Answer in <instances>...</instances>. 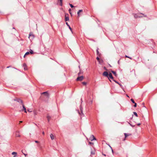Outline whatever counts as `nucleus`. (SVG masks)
I'll use <instances>...</instances> for the list:
<instances>
[{
    "instance_id": "30",
    "label": "nucleus",
    "mask_w": 157,
    "mask_h": 157,
    "mask_svg": "<svg viewBox=\"0 0 157 157\" xmlns=\"http://www.w3.org/2000/svg\"><path fill=\"white\" fill-rule=\"evenodd\" d=\"M82 84L84 85H86V82H82Z\"/></svg>"
},
{
    "instance_id": "23",
    "label": "nucleus",
    "mask_w": 157,
    "mask_h": 157,
    "mask_svg": "<svg viewBox=\"0 0 157 157\" xmlns=\"http://www.w3.org/2000/svg\"><path fill=\"white\" fill-rule=\"evenodd\" d=\"M83 73V71H81L80 70V71L78 73V75H79L80 74H82Z\"/></svg>"
},
{
    "instance_id": "48",
    "label": "nucleus",
    "mask_w": 157,
    "mask_h": 157,
    "mask_svg": "<svg viewBox=\"0 0 157 157\" xmlns=\"http://www.w3.org/2000/svg\"><path fill=\"white\" fill-rule=\"evenodd\" d=\"M13 157H17V155H14Z\"/></svg>"
},
{
    "instance_id": "56",
    "label": "nucleus",
    "mask_w": 157,
    "mask_h": 157,
    "mask_svg": "<svg viewBox=\"0 0 157 157\" xmlns=\"http://www.w3.org/2000/svg\"><path fill=\"white\" fill-rule=\"evenodd\" d=\"M79 68H80V66H79Z\"/></svg>"
},
{
    "instance_id": "51",
    "label": "nucleus",
    "mask_w": 157,
    "mask_h": 157,
    "mask_svg": "<svg viewBox=\"0 0 157 157\" xmlns=\"http://www.w3.org/2000/svg\"><path fill=\"white\" fill-rule=\"evenodd\" d=\"M109 67H112V66L110 64H109Z\"/></svg>"
},
{
    "instance_id": "43",
    "label": "nucleus",
    "mask_w": 157,
    "mask_h": 157,
    "mask_svg": "<svg viewBox=\"0 0 157 157\" xmlns=\"http://www.w3.org/2000/svg\"><path fill=\"white\" fill-rule=\"evenodd\" d=\"M35 143H39V142L37 140H35Z\"/></svg>"
},
{
    "instance_id": "45",
    "label": "nucleus",
    "mask_w": 157,
    "mask_h": 157,
    "mask_svg": "<svg viewBox=\"0 0 157 157\" xmlns=\"http://www.w3.org/2000/svg\"><path fill=\"white\" fill-rule=\"evenodd\" d=\"M27 111H28V112H31V111H30L29 110V109H27Z\"/></svg>"
},
{
    "instance_id": "27",
    "label": "nucleus",
    "mask_w": 157,
    "mask_h": 157,
    "mask_svg": "<svg viewBox=\"0 0 157 157\" xmlns=\"http://www.w3.org/2000/svg\"><path fill=\"white\" fill-rule=\"evenodd\" d=\"M131 101L133 103H135V102L134 100L133 99H132V98L131 99Z\"/></svg>"
},
{
    "instance_id": "18",
    "label": "nucleus",
    "mask_w": 157,
    "mask_h": 157,
    "mask_svg": "<svg viewBox=\"0 0 157 157\" xmlns=\"http://www.w3.org/2000/svg\"><path fill=\"white\" fill-rule=\"evenodd\" d=\"M50 137L51 138V139L52 140H53L54 139V136L52 134H50Z\"/></svg>"
},
{
    "instance_id": "42",
    "label": "nucleus",
    "mask_w": 157,
    "mask_h": 157,
    "mask_svg": "<svg viewBox=\"0 0 157 157\" xmlns=\"http://www.w3.org/2000/svg\"><path fill=\"white\" fill-rule=\"evenodd\" d=\"M109 147H110V148H111V149H112V152H113V149H112V147H111L110 145H109Z\"/></svg>"
},
{
    "instance_id": "26",
    "label": "nucleus",
    "mask_w": 157,
    "mask_h": 157,
    "mask_svg": "<svg viewBox=\"0 0 157 157\" xmlns=\"http://www.w3.org/2000/svg\"><path fill=\"white\" fill-rule=\"evenodd\" d=\"M12 154L13 155H17V153L16 152H13L12 153Z\"/></svg>"
},
{
    "instance_id": "41",
    "label": "nucleus",
    "mask_w": 157,
    "mask_h": 157,
    "mask_svg": "<svg viewBox=\"0 0 157 157\" xmlns=\"http://www.w3.org/2000/svg\"><path fill=\"white\" fill-rule=\"evenodd\" d=\"M104 69L105 70H106V71H107V69H106V67H104Z\"/></svg>"
},
{
    "instance_id": "47",
    "label": "nucleus",
    "mask_w": 157,
    "mask_h": 157,
    "mask_svg": "<svg viewBox=\"0 0 157 157\" xmlns=\"http://www.w3.org/2000/svg\"><path fill=\"white\" fill-rule=\"evenodd\" d=\"M10 67H11V66H9L7 67V68H9Z\"/></svg>"
},
{
    "instance_id": "2",
    "label": "nucleus",
    "mask_w": 157,
    "mask_h": 157,
    "mask_svg": "<svg viewBox=\"0 0 157 157\" xmlns=\"http://www.w3.org/2000/svg\"><path fill=\"white\" fill-rule=\"evenodd\" d=\"M34 35L32 33H30L29 35V38L30 40L31 41L34 38Z\"/></svg>"
},
{
    "instance_id": "44",
    "label": "nucleus",
    "mask_w": 157,
    "mask_h": 157,
    "mask_svg": "<svg viewBox=\"0 0 157 157\" xmlns=\"http://www.w3.org/2000/svg\"><path fill=\"white\" fill-rule=\"evenodd\" d=\"M142 105H144V107H145V106H144V103H143L142 104Z\"/></svg>"
},
{
    "instance_id": "12",
    "label": "nucleus",
    "mask_w": 157,
    "mask_h": 157,
    "mask_svg": "<svg viewBox=\"0 0 157 157\" xmlns=\"http://www.w3.org/2000/svg\"><path fill=\"white\" fill-rule=\"evenodd\" d=\"M80 109L81 111V113H80L79 112H78L79 114L80 115H83V113H82V107L80 106Z\"/></svg>"
},
{
    "instance_id": "17",
    "label": "nucleus",
    "mask_w": 157,
    "mask_h": 157,
    "mask_svg": "<svg viewBox=\"0 0 157 157\" xmlns=\"http://www.w3.org/2000/svg\"><path fill=\"white\" fill-rule=\"evenodd\" d=\"M16 137H20V135L19 134V133L18 132H16Z\"/></svg>"
},
{
    "instance_id": "6",
    "label": "nucleus",
    "mask_w": 157,
    "mask_h": 157,
    "mask_svg": "<svg viewBox=\"0 0 157 157\" xmlns=\"http://www.w3.org/2000/svg\"><path fill=\"white\" fill-rule=\"evenodd\" d=\"M83 79V76L78 77L76 79L77 81H82Z\"/></svg>"
},
{
    "instance_id": "15",
    "label": "nucleus",
    "mask_w": 157,
    "mask_h": 157,
    "mask_svg": "<svg viewBox=\"0 0 157 157\" xmlns=\"http://www.w3.org/2000/svg\"><path fill=\"white\" fill-rule=\"evenodd\" d=\"M111 72L115 76H117V75L116 74V72L115 71L112 70L111 71Z\"/></svg>"
},
{
    "instance_id": "10",
    "label": "nucleus",
    "mask_w": 157,
    "mask_h": 157,
    "mask_svg": "<svg viewBox=\"0 0 157 157\" xmlns=\"http://www.w3.org/2000/svg\"><path fill=\"white\" fill-rule=\"evenodd\" d=\"M23 67H24V69L25 70H26L27 69L26 67H27V65L26 64V63H24L23 64Z\"/></svg>"
},
{
    "instance_id": "53",
    "label": "nucleus",
    "mask_w": 157,
    "mask_h": 157,
    "mask_svg": "<svg viewBox=\"0 0 157 157\" xmlns=\"http://www.w3.org/2000/svg\"><path fill=\"white\" fill-rule=\"evenodd\" d=\"M20 123H22V121H20Z\"/></svg>"
},
{
    "instance_id": "37",
    "label": "nucleus",
    "mask_w": 157,
    "mask_h": 157,
    "mask_svg": "<svg viewBox=\"0 0 157 157\" xmlns=\"http://www.w3.org/2000/svg\"><path fill=\"white\" fill-rule=\"evenodd\" d=\"M82 11H83L82 10H79L78 11L80 13V12H82Z\"/></svg>"
},
{
    "instance_id": "40",
    "label": "nucleus",
    "mask_w": 157,
    "mask_h": 157,
    "mask_svg": "<svg viewBox=\"0 0 157 157\" xmlns=\"http://www.w3.org/2000/svg\"><path fill=\"white\" fill-rule=\"evenodd\" d=\"M118 84L120 86L122 87V86L121 83H119Z\"/></svg>"
},
{
    "instance_id": "4",
    "label": "nucleus",
    "mask_w": 157,
    "mask_h": 157,
    "mask_svg": "<svg viewBox=\"0 0 157 157\" xmlns=\"http://www.w3.org/2000/svg\"><path fill=\"white\" fill-rule=\"evenodd\" d=\"M109 79L110 81L111 82V80L110 79V78L113 79V76L112 74L111 73H109L108 75V77H107Z\"/></svg>"
},
{
    "instance_id": "20",
    "label": "nucleus",
    "mask_w": 157,
    "mask_h": 157,
    "mask_svg": "<svg viewBox=\"0 0 157 157\" xmlns=\"http://www.w3.org/2000/svg\"><path fill=\"white\" fill-rule=\"evenodd\" d=\"M29 54V52H26V53H25V54L24 55V57L25 58V56L26 55H28Z\"/></svg>"
},
{
    "instance_id": "35",
    "label": "nucleus",
    "mask_w": 157,
    "mask_h": 157,
    "mask_svg": "<svg viewBox=\"0 0 157 157\" xmlns=\"http://www.w3.org/2000/svg\"><path fill=\"white\" fill-rule=\"evenodd\" d=\"M128 123L131 126H132V127H134V126H135V125H132V124H130V123Z\"/></svg>"
},
{
    "instance_id": "24",
    "label": "nucleus",
    "mask_w": 157,
    "mask_h": 157,
    "mask_svg": "<svg viewBox=\"0 0 157 157\" xmlns=\"http://www.w3.org/2000/svg\"><path fill=\"white\" fill-rule=\"evenodd\" d=\"M125 57H126V58H128L130 59H132V57H129V56H127L126 55L125 56Z\"/></svg>"
},
{
    "instance_id": "34",
    "label": "nucleus",
    "mask_w": 157,
    "mask_h": 157,
    "mask_svg": "<svg viewBox=\"0 0 157 157\" xmlns=\"http://www.w3.org/2000/svg\"><path fill=\"white\" fill-rule=\"evenodd\" d=\"M77 14H78V17H79L80 16V12H79L78 11V12H77Z\"/></svg>"
},
{
    "instance_id": "14",
    "label": "nucleus",
    "mask_w": 157,
    "mask_h": 157,
    "mask_svg": "<svg viewBox=\"0 0 157 157\" xmlns=\"http://www.w3.org/2000/svg\"><path fill=\"white\" fill-rule=\"evenodd\" d=\"M66 24L67 25L69 29L70 30L71 32H72V29L70 26V25L68 24V23L67 22H66Z\"/></svg>"
},
{
    "instance_id": "54",
    "label": "nucleus",
    "mask_w": 157,
    "mask_h": 157,
    "mask_svg": "<svg viewBox=\"0 0 157 157\" xmlns=\"http://www.w3.org/2000/svg\"><path fill=\"white\" fill-rule=\"evenodd\" d=\"M13 29H15V28L13 27Z\"/></svg>"
},
{
    "instance_id": "1",
    "label": "nucleus",
    "mask_w": 157,
    "mask_h": 157,
    "mask_svg": "<svg viewBox=\"0 0 157 157\" xmlns=\"http://www.w3.org/2000/svg\"><path fill=\"white\" fill-rule=\"evenodd\" d=\"M133 15L134 17L135 18L143 17L141 15V14H142L144 17H147V16L146 15H145L142 13H139L136 14L133 13Z\"/></svg>"
},
{
    "instance_id": "25",
    "label": "nucleus",
    "mask_w": 157,
    "mask_h": 157,
    "mask_svg": "<svg viewBox=\"0 0 157 157\" xmlns=\"http://www.w3.org/2000/svg\"><path fill=\"white\" fill-rule=\"evenodd\" d=\"M133 114L136 117H138V115H137V113L136 112H133Z\"/></svg>"
},
{
    "instance_id": "29",
    "label": "nucleus",
    "mask_w": 157,
    "mask_h": 157,
    "mask_svg": "<svg viewBox=\"0 0 157 157\" xmlns=\"http://www.w3.org/2000/svg\"><path fill=\"white\" fill-rule=\"evenodd\" d=\"M22 153H23V154L25 156H26V155H27V154H25V153L24 152V151L23 150H22Z\"/></svg>"
},
{
    "instance_id": "52",
    "label": "nucleus",
    "mask_w": 157,
    "mask_h": 157,
    "mask_svg": "<svg viewBox=\"0 0 157 157\" xmlns=\"http://www.w3.org/2000/svg\"><path fill=\"white\" fill-rule=\"evenodd\" d=\"M118 63L119 64V60L118 61Z\"/></svg>"
},
{
    "instance_id": "50",
    "label": "nucleus",
    "mask_w": 157,
    "mask_h": 157,
    "mask_svg": "<svg viewBox=\"0 0 157 157\" xmlns=\"http://www.w3.org/2000/svg\"><path fill=\"white\" fill-rule=\"evenodd\" d=\"M42 134L44 135V132H42Z\"/></svg>"
},
{
    "instance_id": "16",
    "label": "nucleus",
    "mask_w": 157,
    "mask_h": 157,
    "mask_svg": "<svg viewBox=\"0 0 157 157\" xmlns=\"http://www.w3.org/2000/svg\"><path fill=\"white\" fill-rule=\"evenodd\" d=\"M51 118V117L50 116L48 115L47 116V118L48 121V122H49L50 121V120Z\"/></svg>"
},
{
    "instance_id": "8",
    "label": "nucleus",
    "mask_w": 157,
    "mask_h": 157,
    "mask_svg": "<svg viewBox=\"0 0 157 157\" xmlns=\"http://www.w3.org/2000/svg\"><path fill=\"white\" fill-rule=\"evenodd\" d=\"M22 106L23 107V109H22V111H24V112L25 113H27V111L26 110V109L25 106V105H24L23 104H22Z\"/></svg>"
},
{
    "instance_id": "46",
    "label": "nucleus",
    "mask_w": 157,
    "mask_h": 157,
    "mask_svg": "<svg viewBox=\"0 0 157 157\" xmlns=\"http://www.w3.org/2000/svg\"><path fill=\"white\" fill-rule=\"evenodd\" d=\"M140 124H140V123H138V124H137V125L138 126H139V125H140Z\"/></svg>"
},
{
    "instance_id": "36",
    "label": "nucleus",
    "mask_w": 157,
    "mask_h": 157,
    "mask_svg": "<svg viewBox=\"0 0 157 157\" xmlns=\"http://www.w3.org/2000/svg\"><path fill=\"white\" fill-rule=\"evenodd\" d=\"M134 107H136V105H137V104L136 103H134Z\"/></svg>"
},
{
    "instance_id": "55",
    "label": "nucleus",
    "mask_w": 157,
    "mask_h": 157,
    "mask_svg": "<svg viewBox=\"0 0 157 157\" xmlns=\"http://www.w3.org/2000/svg\"><path fill=\"white\" fill-rule=\"evenodd\" d=\"M127 96L128 97H129V96H128V95H127Z\"/></svg>"
},
{
    "instance_id": "33",
    "label": "nucleus",
    "mask_w": 157,
    "mask_h": 157,
    "mask_svg": "<svg viewBox=\"0 0 157 157\" xmlns=\"http://www.w3.org/2000/svg\"><path fill=\"white\" fill-rule=\"evenodd\" d=\"M89 144H90V145H93L94 144V143L92 142H89Z\"/></svg>"
},
{
    "instance_id": "49",
    "label": "nucleus",
    "mask_w": 157,
    "mask_h": 157,
    "mask_svg": "<svg viewBox=\"0 0 157 157\" xmlns=\"http://www.w3.org/2000/svg\"><path fill=\"white\" fill-rule=\"evenodd\" d=\"M102 155H104L105 156L106 155L105 154H103V153H102Z\"/></svg>"
},
{
    "instance_id": "3",
    "label": "nucleus",
    "mask_w": 157,
    "mask_h": 157,
    "mask_svg": "<svg viewBox=\"0 0 157 157\" xmlns=\"http://www.w3.org/2000/svg\"><path fill=\"white\" fill-rule=\"evenodd\" d=\"M14 101H17V102L21 103L22 104L23 103L22 101L20 98H16L13 99Z\"/></svg>"
},
{
    "instance_id": "39",
    "label": "nucleus",
    "mask_w": 157,
    "mask_h": 157,
    "mask_svg": "<svg viewBox=\"0 0 157 157\" xmlns=\"http://www.w3.org/2000/svg\"><path fill=\"white\" fill-rule=\"evenodd\" d=\"M96 59L98 60H99V58L98 57H97V58H96Z\"/></svg>"
},
{
    "instance_id": "28",
    "label": "nucleus",
    "mask_w": 157,
    "mask_h": 157,
    "mask_svg": "<svg viewBox=\"0 0 157 157\" xmlns=\"http://www.w3.org/2000/svg\"><path fill=\"white\" fill-rule=\"evenodd\" d=\"M69 5L71 8H73L74 7V6L72 4L69 3Z\"/></svg>"
},
{
    "instance_id": "19",
    "label": "nucleus",
    "mask_w": 157,
    "mask_h": 157,
    "mask_svg": "<svg viewBox=\"0 0 157 157\" xmlns=\"http://www.w3.org/2000/svg\"><path fill=\"white\" fill-rule=\"evenodd\" d=\"M124 135H125V138L127 137L128 136H129L130 134H128L126 133H124Z\"/></svg>"
},
{
    "instance_id": "9",
    "label": "nucleus",
    "mask_w": 157,
    "mask_h": 157,
    "mask_svg": "<svg viewBox=\"0 0 157 157\" xmlns=\"http://www.w3.org/2000/svg\"><path fill=\"white\" fill-rule=\"evenodd\" d=\"M108 75L109 74L107 71H104L102 74L103 75L107 77H108Z\"/></svg>"
},
{
    "instance_id": "5",
    "label": "nucleus",
    "mask_w": 157,
    "mask_h": 157,
    "mask_svg": "<svg viewBox=\"0 0 157 157\" xmlns=\"http://www.w3.org/2000/svg\"><path fill=\"white\" fill-rule=\"evenodd\" d=\"M89 139L91 141H92L93 140H96V139L94 137V136L93 135H91L89 138Z\"/></svg>"
},
{
    "instance_id": "22",
    "label": "nucleus",
    "mask_w": 157,
    "mask_h": 157,
    "mask_svg": "<svg viewBox=\"0 0 157 157\" xmlns=\"http://www.w3.org/2000/svg\"><path fill=\"white\" fill-rule=\"evenodd\" d=\"M29 53L31 54H33L34 53L33 51L31 49H30V51L29 52Z\"/></svg>"
},
{
    "instance_id": "32",
    "label": "nucleus",
    "mask_w": 157,
    "mask_h": 157,
    "mask_svg": "<svg viewBox=\"0 0 157 157\" xmlns=\"http://www.w3.org/2000/svg\"><path fill=\"white\" fill-rule=\"evenodd\" d=\"M113 81L115 82L116 83H117V84H118V83H119L117 81H116V80H114V79H113Z\"/></svg>"
},
{
    "instance_id": "31",
    "label": "nucleus",
    "mask_w": 157,
    "mask_h": 157,
    "mask_svg": "<svg viewBox=\"0 0 157 157\" xmlns=\"http://www.w3.org/2000/svg\"><path fill=\"white\" fill-rule=\"evenodd\" d=\"M59 1L60 2V5L61 6H62V0H59Z\"/></svg>"
},
{
    "instance_id": "21",
    "label": "nucleus",
    "mask_w": 157,
    "mask_h": 157,
    "mask_svg": "<svg viewBox=\"0 0 157 157\" xmlns=\"http://www.w3.org/2000/svg\"><path fill=\"white\" fill-rule=\"evenodd\" d=\"M95 154V151H91V154L94 155Z\"/></svg>"
},
{
    "instance_id": "38",
    "label": "nucleus",
    "mask_w": 157,
    "mask_h": 157,
    "mask_svg": "<svg viewBox=\"0 0 157 157\" xmlns=\"http://www.w3.org/2000/svg\"><path fill=\"white\" fill-rule=\"evenodd\" d=\"M71 10V9H69V11L70 13L71 14V15H72V13H71L70 12Z\"/></svg>"
},
{
    "instance_id": "11",
    "label": "nucleus",
    "mask_w": 157,
    "mask_h": 157,
    "mask_svg": "<svg viewBox=\"0 0 157 157\" xmlns=\"http://www.w3.org/2000/svg\"><path fill=\"white\" fill-rule=\"evenodd\" d=\"M65 21H68L69 20V17L68 16H66V15L65 16Z\"/></svg>"
},
{
    "instance_id": "13",
    "label": "nucleus",
    "mask_w": 157,
    "mask_h": 157,
    "mask_svg": "<svg viewBox=\"0 0 157 157\" xmlns=\"http://www.w3.org/2000/svg\"><path fill=\"white\" fill-rule=\"evenodd\" d=\"M98 49H99V48H97V49L96 50L97 54L99 56H100L101 55V54L100 53H99V51H98Z\"/></svg>"
},
{
    "instance_id": "7",
    "label": "nucleus",
    "mask_w": 157,
    "mask_h": 157,
    "mask_svg": "<svg viewBox=\"0 0 157 157\" xmlns=\"http://www.w3.org/2000/svg\"><path fill=\"white\" fill-rule=\"evenodd\" d=\"M41 94H44L47 97H49V94L47 91L43 92L41 93Z\"/></svg>"
}]
</instances>
